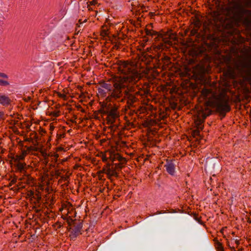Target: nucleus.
<instances>
[{
  "mask_svg": "<svg viewBox=\"0 0 251 251\" xmlns=\"http://www.w3.org/2000/svg\"><path fill=\"white\" fill-rule=\"evenodd\" d=\"M107 122L109 124H113L115 120L118 118L119 114L116 108H112L107 112Z\"/></svg>",
  "mask_w": 251,
  "mask_h": 251,
  "instance_id": "20e7f679",
  "label": "nucleus"
},
{
  "mask_svg": "<svg viewBox=\"0 0 251 251\" xmlns=\"http://www.w3.org/2000/svg\"><path fill=\"white\" fill-rule=\"evenodd\" d=\"M10 102V100L7 96L4 95H0V104L6 105L9 104Z\"/></svg>",
  "mask_w": 251,
  "mask_h": 251,
  "instance_id": "423d86ee",
  "label": "nucleus"
},
{
  "mask_svg": "<svg viewBox=\"0 0 251 251\" xmlns=\"http://www.w3.org/2000/svg\"><path fill=\"white\" fill-rule=\"evenodd\" d=\"M166 171L170 175L174 176L176 173V165L172 161H168L165 165Z\"/></svg>",
  "mask_w": 251,
  "mask_h": 251,
  "instance_id": "39448f33",
  "label": "nucleus"
},
{
  "mask_svg": "<svg viewBox=\"0 0 251 251\" xmlns=\"http://www.w3.org/2000/svg\"><path fill=\"white\" fill-rule=\"evenodd\" d=\"M117 68L119 76L113 77L111 84L102 83L98 88V94L101 97L110 95L114 98H119L122 95V90L125 88V97L132 102L135 100V97L132 93V87L129 86V83L138 81L142 75L136 70L134 65L125 61H121L117 65Z\"/></svg>",
  "mask_w": 251,
  "mask_h": 251,
  "instance_id": "f257e3e1",
  "label": "nucleus"
},
{
  "mask_svg": "<svg viewBox=\"0 0 251 251\" xmlns=\"http://www.w3.org/2000/svg\"><path fill=\"white\" fill-rule=\"evenodd\" d=\"M4 118V113L3 112H0V120Z\"/></svg>",
  "mask_w": 251,
  "mask_h": 251,
  "instance_id": "4468645a",
  "label": "nucleus"
},
{
  "mask_svg": "<svg viewBox=\"0 0 251 251\" xmlns=\"http://www.w3.org/2000/svg\"><path fill=\"white\" fill-rule=\"evenodd\" d=\"M82 227V225L81 223H79L75 226V228L73 229V232L74 235L76 236L80 233V230Z\"/></svg>",
  "mask_w": 251,
  "mask_h": 251,
  "instance_id": "6e6552de",
  "label": "nucleus"
},
{
  "mask_svg": "<svg viewBox=\"0 0 251 251\" xmlns=\"http://www.w3.org/2000/svg\"><path fill=\"white\" fill-rule=\"evenodd\" d=\"M17 162V166L18 169L19 170H20L21 171H22L23 170H24L25 164V163H22L21 162Z\"/></svg>",
  "mask_w": 251,
  "mask_h": 251,
  "instance_id": "9d476101",
  "label": "nucleus"
},
{
  "mask_svg": "<svg viewBox=\"0 0 251 251\" xmlns=\"http://www.w3.org/2000/svg\"><path fill=\"white\" fill-rule=\"evenodd\" d=\"M144 40H145L146 42H147V41H148V40H147V39H145Z\"/></svg>",
  "mask_w": 251,
  "mask_h": 251,
  "instance_id": "dca6fc26",
  "label": "nucleus"
},
{
  "mask_svg": "<svg viewBox=\"0 0 251 251\" xmlns=\"http://www.w3.org/2000/svg\"><path fill=\"white\" fill-rule=\"evenodd\" d=\"M58 95L60 98H62L63 99H65L66 97V96L64 94L59 93Z\"/></svg>",
  "mask_w": 251,
  "mask_h": 251,
  "instance_id": "ddd939ff",
  "label": "nucleus"
},
{
  "mask_svg": "<svg viewBox=\"0 0 251 251\" xmlns=\"http://www.w3.org/2000/svg\"><path fill=\"white\" fill-rule=\"evenodd\" d=\"M146 33L147 35H150L152 37L155 36V38L159 37L160 35L156 32L149 29L146 30Z\"/></svg>",
  "mask_w": 251,
  "mask_h": 251,
  "instance_id": "1a4fd4ad",
  "label": "nucleus"
},
{
  "mask_svg": "<svg viewBox=\"0 0 251 251\" xmlns=\"http://www.w3.org/2000/svg\"><path fill=\"white\" fill-rule=\"evenodd\" d=\"M0 76L6 78L8 77V76L6 74L3 73H0Z\"/></svg>",
  "mask_w": 251,
  "mask_h": 251,
  "instance_id": "f8f14e48",
  "label": "nucleus"
},
{
  "mask_svg": "<svg viewBox=\"0 0 251 251\" xmlns=\"http://www.w3.org/2000/svg\"><path fill=\"white\" fill-rule=\"evenodd\" d=\"M8 84L9 83L7 81L0 79V85L5 86Z\"/></svg>",
  "mask_w": 251,
  "mask_h": 251,
  "instance_id": "9b49d317",
  "label": "nucleus"
},
{
  "mask_svg": "<svg viewBox=\"0 0 251 251\" xmlns=\"http://www.w3.org/2000/svg\"><path fill=\"white\" fill-rule=\"evenodd\" d=\"M211 113V111L208 108H205L204 109L202 107H197L195 111V123L197 126V129L193 131V135L194 136H200V130H202L203 123L205 118L209 115Z\"/></svg>",
  "mask_w": 251,
  "mask_h": 251,
  "instance_id": "7ed1b4c3",
  "label": "nucleus"
},
{
  "mask_svg": "<svg viewBox=\"0 0 251 251\" xmlns=\"http://www.w3.org/2000/svg\"><path fill=\"white\" fill-rule=\"evenodd\" d=\"M43 155L46 157L47 156V153H44Z\"/></svg>",
  "mask_w": 251,
  "mask_h": 251,
  "instance_id": "2eb2a0df",
  "label": "nucleus"
},
{
  "mask_svg": "<svg viewBox=\"0 0 251 251\" xmlns=\"http://www.w3.org/2000/svg\"><path fill=\"white\" fill-rule=\"evenodd\" d=\"M201 96L206 100L205 103L208 105L215 104L218 110L221 113L230 110L227 98L223 95L217 96L211 89H203L201 92Z\"/></svg>",
  "mask_w": 251,
  "mask_h": 251,
  "instance_id": "f03ea898",
  "label": "nucleus"
},
{
  "mask_svg": "<svg viewBox=\"0 0 251 251\" xmlns=\"http://www.w3.org/2000/svg\"><path fill=\"white\" fill-rule=\"evenodd\" d=\"M27 153L26 151H24L21 154L17 155L14 158L15 162H20V161L23 160L25 157L26 156Z\"/></svg>",
  "mask_w": 251,
  "mask_h": 251,
  "instance_id": "0eeeda50",
  "label": "nucleus"
}]
</instances>
